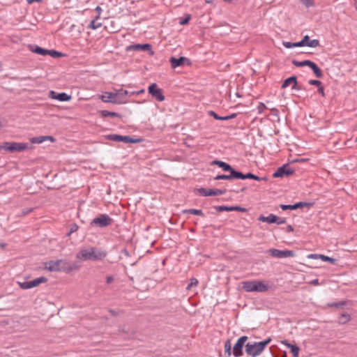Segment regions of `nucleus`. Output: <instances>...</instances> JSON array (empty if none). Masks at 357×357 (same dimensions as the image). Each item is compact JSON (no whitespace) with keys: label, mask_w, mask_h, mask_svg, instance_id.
<instances>
[{"label":"nucleus","mask_w":357,"mask_h":357,"mask_svg":"<svg viewBox=\"0 0 357 357\" xmlns=\"http://www.w3.org/2000/svg\"><path fill=\"white\" fill-rule=\"evenodd\" d=\"M217 212H222V211H239V212H246L247 208L238 206H215L213 207Z\"/></svg>","instance_id":"nucleus-18"},{"label":"nucleus","mask_w":357,"mask_h":357,"mask_svg":"<svg viewBox=\"0 0 357 357\" xmlns=\"http://www.w3.org/2000/svg\"><path fill=\"white\" fill-rule=\"evenodd\" d=\"M294 172V170L290 167H289L288 164L283 165L282 167H279L273 174V177L279 178L288 176Z\"/></svg>","instance_id":"nucleus-14"},{"label":"nucleus","mask_w":357,"mask_h":357,"mask_svg":"<svg viewBox=\"0 0 357 357\" xmlns=\"http://www.w3.org/2000/svg\"><path fill=\"white\" fill-rule=\"evenodd\" d=\"M95 10L96 12L98 13V16L96 17V19L99 18L100 14H101V12H102V8L98 6L96 8H95Z\"/></svg>","instance_id":"nucleus-52"},{"label":"nucleus","mask_w":357,"mask_h":357,"mask_svg":"<svg viewBox=\"0 0 357 357\" xmlns=\"http://www.w3.org/2000/svg\"><path fill=\"white\" fill-rule=\"evenodd\" d=\"M109 312L112 316H117L119 314V311H116L114 310L110 309L109 310Z\"/></svg>","instance_id":"nucleus-55"},{"label":"nucleus","mask_w":357,"mask_h":357,"mask_svg":"<svg viewBox=\"0 0 357 357\" xmlns=\"http://www.w3.org/2000/svg\"><path fill=\"white\" fill-rule=\"evenodd\" d=\"M99 113L102 117H118L121 118V115L119 113L115 112H109L107 110H100Z\"/></svg>","instance_id":"nucleus-27"},{"label":"nucleus","mask_w":357,"mask_h":357,"mask_svg":"<svg viewBox=\"0 0 357 357\" xmlns=\"http://www.w3.org/2000/svg\"><path fill=\"white\" fill-rule=\"evenodd\" d=\"M151 45L149 43L145 44H135L131 45L126 47V50H133V51H149V54L153 55L154 52L151 50Z\"/></svg>","instance_id":"nucleus-17"},{"label":"nucleus","mask_w":357,"mask_h":357,"mask_svg":"<svg viewBox=\"0 0 357 357\" xmlns=\"http://www.w3.org/2000/svg\"><path fill=\"white\" fill-rule=\"evenodd\" d=\"M308 258H310V259H320L321 261H324V262H329L332 265H334V266H340L337 261H338V259H335V258H333V257H328V256H325L324 255H320V254H310L307 256Z\"/></svg>","instance_id":"nucleus-16"},{"label":"nucleus","mask_w":357,"mask_h":357,"mask_svg":"<svg viewBox=\"0 0 357 357\" xmlns=\"http://www.w3.org/2000/svg\"><path fill=\"white\" fill-rule=\"evenodd\" d=\"M271 337H268L264 341L259 342H248L245 345V352L252 357H256L263 352L266 347L271 342Z\"/></svg>","instance_id":"nucleus-3"},{"label":"nucleus","mask_w":357,"mask_h":357,"mask_svg":"<svg viewBox=\"0 0 357 357\" xmlns=\"http://www.w3.org/2000/svg\"><path fill=\"white\" fill-rule=\"evenodd\" d=\"M354 1H355V4H356L355 5V8H356V9L357 10V0H354Z\"/></svg>","instance_id":"nucleus-64"},{"label":"nucleus","mask_w":357,"mask_h":357,"mask_svg":"<svg viewBox=\"0 0 357 357\" xmlns=\"http://www.w3.org/2000/svg\"><path fill=\"white\" fill-rule=\"evenodd\" d=\"M198 284V280L196 278H192L190 280V283L187 286L186 289H190L193 286H197Z\"/></svg>","instance_id":"nucleus-45"},{"label":"nucleus","mask_w":357,"mask_h":357,"mask_svg":"<svg viewBox=\"0 0 357 357\" xmlns=\"http://www.w3.org/2000/svg\"><path fill=\"white\" fill-rule=\"evenodd\" d=\"M191 19V15L190 14H186L184 17V18H182L179 21V24L181 25H185L188 24L189 21Z\"/></svg>","instance_id":"nucleus-40"},{"label":"nucleus","mask_w":357,"mask_h":357,"mask_svg":"<svg viewBox=\"0 0 357 357\" xmlns=\"http://www.w3.org/2000/svg\"><path fill=\"white\" fill-rule=\"evenodd\" d=\"M308 82L310 85L317 86V87H319V86H321L322 84L321 82H320L319 80H317V79H310V80H309Z\"/></svg>","instance_id":"nucleus-46"},{"label":"nucleus","mask_w":357,"mask_h":357,"mask_svg":"<svg viewBox=\"0 0 357 357\" xmlns=\"http://www.w3.org/2000/svg\"><path fill=\"white\" fill-rule=\"evenodd\" d=\"M319 45V41L317 39L310 40L309 38V40H305L304 42V46H307L310 47H317Z\"/></svg>","instance_id":"nucleus-34"},{"label":"nucleus","mask_w":357,"mask_h":357,"mask_svg":"<svg viewBox=\"0 0 357 357\" xmlns=\"http://www.w3.org/2000/svg\"><path fill=\"white\" fill-rule=\"evenodd\" d=\"M116 93H117V100L122 101L121 102V104H124L128 102L126 97L128 95L132 96V95H135V94H138L139 92H135V91L129 92L127 90H123V89H121L120 90L117 91Z\"/></svg>","instance_id":"nucleus-20"},{"label":"nucleus","mask_w":357,"mask_h":357,"mask_svg":"<svg viewBox=\"0 0 357 357\" xmlns=\"http://www.w3.org/2000/svg\"><path fill=\"white\" fill-rule=\"evenodd\" d=\"M286 222H287L286 218L278 217V222H275V223L278 225H283V224H285Z\"/></svg>","instance_id":"nucleus-50"},{"label":"nucleus","mask_w":357,"mask_h":357,"mask_svg":"<svg viewBox=\"0 0 357 357\" xmlns=\"http://www.w3.org/2000/svg\"><path fill=\"white\" fill-rule=\"evenodd\" d=\"M29 147L28 143L6 142L0 145V151L4 150L9 153L22 152Z\"/></svg>","instance_id":"nucleus-4"},{"label":"nucleus","mask_w":357,"mask_h":357,"mask_svg":"<svg viewBox=\"0 0 357 357\" xmlns=\"http://www.w3.org/2000/svg\"><path fill=\"white\" fill-rule=\"evenodd\" d=\"M31 142L33 144H41L44 141V136L35 137L31 138Z\"/></svg>","instance_id":"nucleus-42"},{"label":"nucleus","mask_w":357,"mask_h":357,"mask_svg":"<svg viewBox=\"0 0 357 357\" xmlns=\"http://www.w3.org/2000/svg\"><path fill=\"white\" fill-rule=\"evenodd\" d=\"M292 84L291 89L296 91L305 90V88L302 84H299L297 82L296 76H291L286 79L282 84V88L284 89Z\"/></svg>","instance_id":"nucleus-10"},{"label":"nucleus","mask_w":357,"mask_h":357,"mask_svg":"<svg viewBox=\"0 0 357 357\" xmlns=\"http://www.w3.org/2000/svg\"><path fill=\"white\" fill-rule=\"evenodd\" d=\"M208 115L213 116L214 119L217 120L225 121V116H221L217 114L214 111H208Z\"/></svg>","instance_id":"nucleus-39"},{"label":"nucleus","mask_w":357,"mask_h":357,"mask_svg":"<svg viewBox=\"0 0 357 357\" xmlns=\"http://www.w3.org/2000/svg\"><path fill=\"white\" fill-rule=\"evenodd\" d=\"M234 179H237V177H236V171H232V172H229V174H219V175H217L215 178H214V180H234Z\"/></svg>","instance_id":"nucleus-25"},{"label":"nucleus","mask_w":357,"mask_h":357,"mask_svg":"<svg viewBox=\"0 0 357 357\" xmlns=\"http://www.w3.org/2000/svg\"><path fill=\"white\" fill-rule=\"evenodd\" d=\"M310 68L312 70L313 73H314L315 76L317 78L323 77L324 74L321 70L318 67V66L314 62H312Z\"/></svg>","instance_id":"nucleus-29"},{"label":"nucleus","mask_w":357,"mask_h":357,"mask_svg":"<svg viewBox=\"0 0 357 357\" xmlns=\"http://www.w3.org/2000/svg\"><path fill=\"white\" fill-rule=\"evenodd\" d=\"M101 26V23L96 22V20H92L88 26V28L91 29H96Z\"/></svg>","instance_id":"nucleus-41"},{"label":"nucleus","mask_w":357,"mask_h":357,"mask_svg":"<svg viewBox=\"0 0 357 357\" xmlns=\"http://www.w3.org/2000/svg\"><path fill=\"white\" fill-rule=\"evenodd\" d=\"M79 229V226L75 224V223H73L70 225V231H68V233L67 234V236H70L71 234L77 231Z\"/></svg>","instance_id":"nucleus-43"},{"label":"nucleus","mask_w":357,"mask_h":357,"mask_svg":"<svg viewBox=\"0 0 357 357\" xmlns=\"http://www.w3.org/2000/svg\"><path fill=\"white\" fill-rule=\"evenodd\" d=\"M278 216H277L276 215L272 214V213H271L268 216H264V215H261L258 218L259 221H261L263 222H268L269 224L275 223V222H278Z\"/></svg>","instance_id":"nucleus-24"},{"label":"nucleus","mask_w":357,"mask_h":357,"mask_svg":"<svg viewBox=\"0 0 357 357\" xmlns=\"http://www.w3.org/2000/svg\"><path fill=\"white\" fill-rule=\"evenodd\" d=\"M236 177H237V179H242V180L247 179V178L252 179L254 178V174H252L251 172H248L247 174H243L241 172L236 171Z\"/></svg>","instance_id":"nucleus-31"},{"label":"nucleus","mask_w":357,"mask_h":357,"mask_svg":"<svg viewBox=\"0 0 357 357\" xmlns=\"http://www.w3.org/2000/svg\"><path fill=\"white\" fill-rule=\"evenodd\" d=\"M107 256V252L101 248L89 246L82 248L76 257L81 261H100Z\"/></svg>","instance_id":"nucleus-1"},{"label":"nucleus","mask_w":357,"mask_h":357,"mask_svg":"<svg viewBox=\"0 0 357 357\" xmlns=\"http://www.w3.org/2000/svg\"><path fill=\"white\" fill-rule=\"evenodd\" d=\"M313 61H310V60H304V61H297V60H293L292 61V63L296 66V67H303V66H308V67H310L311 66V64L312 63Z\"/></svg>","instance_id":"nucleus-30"},{"label":"nucleus","mask_w":357,"mask_h":357,"mask_svg":"<svg viewBox=\"0 0 357 357\" xmlns=\"http://www.w3.org/2000/svg\"><path fill=\"white\" fill-rule=\"evenodd\" d=\"M47 281V278L45 277H40L32 280L29 281H17V284L20 286L22 289H29L36 287H38L42 283H45Z\"/></svg>","instance_id":"nucleus-7"},{"label":"nucleus","mask_w":357,"mask_h":357,"mask_svg":"<svg viewBox=\"0 0 357 357\" xmlns=\"http://www.w3.org/2000/svg\"><path fill=\"white\" fill-rule=\"evenodd\" d=\"M347 301H341L339 302L329 303L327 304V306L329 307H336V308H342L344 305H346Z\"/></svg>","instance_id":"nucleus-35"},{"label":"nucleus","mask_w":357,"mask_h":357,"mask_svg":"<svg viewBox=\"0 0 357 357\" xmlns=\"http://www.w3.org/2000/svg\"><path fill=\"white\" fill-rule=\"evenodd\" d=\"M100 100L104 102H112L114 104H121V100H117V93L105 92L100 96Z\"/></svg>","instance_id":"nucleus-15"},{"label":"nucleus","mask_w":357,"mask_h":357,"mask_svg":"<svg viewBox=\"0 0 357 357\" xmlns=\"http://www.w3.org/2000/svg\"><path fill=\"white\" fill-rule=\"evenodd\" d=\"M50 140L52 142H54L56 141L55 138L52 136H44V141Z\"/></svg>","instance_id":"nucleus-51"},{"label":"nucleus","mask_w":357,"mask_h":357,"mask_svg":"<svg viewBox=\"0 0 357 357\" xmlns=\"http://www.w3.org/2000/svg\"><path fill=\"white\" fill-rule=\"evenodd\" d=\"M49 97L52 99L58 100L61 102H66L71 100L72 97L66 93H56L54 91H50L49 93Z\"/></svg>","instance_id":"nucleus-19"},{"label":"nucleus","mask_w":357,"mask_h":357,"mask_svg":"<svg viewBox=\"0 0 357 357\" xmlns=\"http://www.w3.org/2000/svg\"><path fill=\"white\" fill-rule=\"evenodd\" d=\"M309 284H313V285H317L319 284V280L318 279H314V280H312L311 281L309 282Z\"/></svg>","instance_id":"nucleus-56"},{"label":"nucleus","mask_w":357,"mask_h":357,"mask_svg":"<svg viewBox=\"0 0 357 357\" xmlns=\"http://www.w3.org/2000/svg\"><path fill=\"white\" fill-rule=\"evenodd\" d=\"M6 243H1V248H5V247H6Z\"/></svg>","instance_id":"nucleus-63"},{"label":"nucleus","mask_w":357,"mask_h":357,"mask_svg":"<svg viewBox=\"0 0 357 357\" xmlns=\"http://www.w3.org/2000/svg\"><path fill=\"white\" fill-rule=\"evenodd\" d=\"M312 205V204L311 203L300 202H297V203L294 204V210H296V209H298L299 208H302L304 206H311Z\"/></svg>","instance_id":"nucleus-38"},{"label":"nucleus","mask_w":357,"mask_h":357,"mask_svg":"<svg viewBox=\"0 0 357 357\" xmlns=\"http://www.w3.org/2000/svg\"><path fill=\"white\" fill-rule=\"evenodd\" d=\"M242 289L247 292H265L270 287L263 280H248L241 282Z\"/></svg>","instance_id":"nucleus-2"},{"label":"nucleus","mask_w":357,"mask_h":357,"mask_svg":"<svg viewBox=\"0 0 357 357\" xmlns=\"http://www.w3.org/2000/svg\"><path fill=\"white\" fill-rule=\"evenodd\" d=\"M267 252L272 257L276 258H287L294 256V252L291 250H280L278 249H269Z\"/></svg>","instance_id":"nucleus-13"},{"label":"nucleus","mask_w":357,"mask_h":357,"mask_svg":"<svg viewBox=\"0 0 357 357\" xmlns=\"http://www.w3.org/2000/svg\"><path fill=\"white\" fill-rule=\"evenodd\" d=\"M47 55L53 58H58L62 56V53L54 50H47Z\"/></svg>","instance_id":"nucleus-37"},{"label":"nucleus","mask_w":357,"mask_h":357,"mask_svg":"<svg viewBox=\"0 0 357 357\" xmlns=\"http://www.w3.org/2000/svg\"><path fill=\"white\" fill-rule=\"evenodd\" d=\"M247 340V336H241L237 340L232 350V354L234 355V357H240L243 355V346Z\"/></svg>","instance_id":"nucleus-8"},{"label":"nucleus","mask_w":357,"mask_h":357,"mask_svg":"<svg viewBox=\"0 0 357 357\" xmlns=\"http://www.w3.org/2000/svg\"><path fill=\"white\" fill-rule=\"evenodd\" d=\"M112 222V218H111L107 214H100L98 217L93 218L90 224L93 227L102 228L110 225Z\"/></svg>","instance_id":"nucleus-6"},{"label":"nucleus","mask_w":357,"mask_h":357,"mask_svg":"<svg viewBox=\"0 0 357 357\" xmlns=\"http://www.w3.org/2000/svg\"><path fill=\"white\" fill-rule=\"evenodd\" d=\"M27 1L29 3H31L32 2L41 1V0H27Z\"/></svg>","instance_id":"nucleus-61"},{"label":"nucleus","mask_w":357,"mask_h":357,"mask_svg":"<svg viewBox=\"0 0 357 357\" xmlns=\"http://www.w3.org/2000/svg\"><path fill=\"white\" fill-rule=\"evenodd\" d=\"M246 190L245 187L242 188L240 190L235 191L236 193H238L239 192H244Z\"/></svg>","instance_id":"nucleus-60"},{"label":"nucleus","mask_w":357,"mask_h":357,"mask_svg":"<svg viewBox=\"0 0 357 357\" xmlns=\"http://www.w3.org/2000/svg\"><path fill=\"white\" fill-rule=\"evenodd\" d=\"M105 138L108 140L114 141V142H122L126 144H135L139 143L142 142L141 138H134L128 135H120L117 134H111L105 136Z\"/></svg>","instance_id":"nucleus-5"},{"label":"nucleus","mask_w":357,"mask_h":357,"mask_svg":"<svg viewBox=\"0 0 357 357\" xmlns=\"http://www.w3.org/2000/svg\"><path fill=\"white\" fill-rule=\"evenodd\" d=\"M317 91L321 96H325L324 88L322 84L318 87Z\"/></svg>","instance_id":"nucleus-49"},{"label":"nucleus","mask_w":357,"mask_h":357,"mask_svg":"<svg viewBox=\"0 0 357 357\" xmlns=\"http://www.w3.org/2000/svg\"><path fill=\"white\" fill-rule=\"evenodd\" d=\"M305 40H309V36L307 35L305 36L303 39L296 43H291V42H283V45L287 48H292V47H303L304 42Z\"/></svg>","instance_id":"nucleus-22"},{"label":"nucleus","mask_w":357,"mask_h":357,"mask_svg":"<svg viewBox=\"0 0 357 357\" xmlns=\"http://www.w3.org/2000/svg\"><path fill=\"white\" fill-rule=\"evenodd\" d=\"M211 165H217L219 167L222 168L223 171L225 172H232V171H236L234 168H233L229 164L222 161V160H213L211 162Z\"/></svg>","instance_id":"nucleus-21"},{"label":"nucleus","mask_w":357,"mask_h":357,"mask_svg":"<svg viewBox=\"0 0 357 357\" xmlns=\"http://www.w3.org/2000/svg\"><path fill=\"white\" fill-rule=\"evenodd\" d=\"M29 49L30 51H31L33 53H36V54H40L42 56L47 55V50L40 47L36 45H29Z\"/></svg>","instance_id":"nucleus-26"},{"label":"nucleus","mask_w":357,"mask_h":357,"mask_svg":"<svg viewBox=\"0 0 357 357\" xmlns=\"http://www.w3.org/2000/svg\"><path fill=\"white\" fill-rule=\"evenodd\" d=\"M114 280V278L112 276L109 275L107 277L106 282L107 284H110Z\"/></svg>","instance_id":"nucleus-58"},{"label":"nucleus","mask_w":357,"mask_h":357,"mask_svg":"<svg viewBox=\"0 0 357 357\" xmlns=\"http://www.w3.org/2000/svg\"><path fill=\"white\" fill-rule=\"evenodd\" d=\"M280 207L283 211L294 210V204H280Z\"/></svg>","instance_id":"nucleus-44"},{"label":"nucleus","mask_w":357,"mask_h":357,"mask_svg":"<svg viewBox=\"0 0 357 357\" xmlns=\"http://www.w3.org/2000/svg\"><path fill=\"white\" fill-rule=\"evenodd\" d=\"M225 354L227 355V356H230L232 354L231 351V344L230 340H227L225 343Z\"/></svg>","instance_id":"nucleus-36"},{"label":"nucleus","mask_w":357,"mask_h":357,"mask_svg":"<svg viewBox=\"0 0 357 357\" xmlns=\"http://www.w3.org/2000/svg\"><path fill=\"white\" fill-rule=\"evenodd\" d=\"M32 208H26V209H24L22 211V215H26L27 214H29L30 212L32 211Z\"/></svg>","instance_id":"nucleus-53"},{"label":"nucleus","mask_w":357,"mask_h":357,"mask_svg":"<svg viewBox=\"0 0 357 357\" xmlns=\"http://www.w3.org/2000/svg\"><path fill=\"white\" fill-rule=\"evenodd\" d=\"M264 109H266V105L264 103L260 102L257 107L259 113V114L262 113Z\"/></svg>","instance_id":"nucleus-48"},{"label":"nucleus","mask_w":357,"mask_h":357,"mask_svg":"<svg viewBox=\"0 0 357 357\" xmlns=\"http://www.w3.org/2000/svg\"><path fill=\"white\" fill-rule=\"evenodd\" d=\"M214 0H205L206 3H212Z\"/></svg>","instance_id":"nucleus-62"},{"label":"nucleus","mask_w":357,"mask_h":357,"mask_svg":"<svg viewBox=\"0 0 357 357\" xmlns=\"http://www.w3.org/2000/svg\"><path fill=\"white\" fill-rule=\"evenodd\" d=\"M169 63L172 68L191 65L190 60L185 56H181L179 58L171 57L169 59Z\"/></svg>","instance_id":"nucleus-12"},{"label":"nucleus","mask_w":357,"mask_h":357,"mask_svg":"<svg viewBox=\"0 0 357 357\" xmlns=\"http://www.w3.org/2000/svg\"><path fill=\"white\" fill-rule=\"evenodd\" d=\"M281 344L291 349V352L294 357H298L300 348L298 346L289 343L287 340H282Z\"/></svg>","instance_id":"nucleus-23"},{"label":"nucleus","mask_w":357,"mask_h":357,"mask_svg":"<svg viewBox=\"0 0 357 357\" xmlns=\"http://www.w3.org/2000/svg\"><path fill=\"white\" fill-rule=\"evenodd\" d=\"M351 320V316L348 313H342L338 319L340 324H345Z\"/></svg>","instance_id":"nucleus-32"},{"label":"nucleus","mask_w":357,"mask_h":357,"mask_svg":"<svg viewBox=\"0 0 357 357\" xmlns=\"http://www.w3.org/2000/svg\"><path fill=\"white\" fill-rule=\"evenodd\" d=\"M286 231L287 232H291L294 231V228L291 225H288Z\"/></svg>","instance_id":"nucleus-59"},{"label":"nucleus","mask_w":357,"mask_h":357,"mask_svg":"<svg viewBox=\"0 0 357 357\" xmlns=\"http://www.w3.org/2000/svg\"><path fill=\"white\" fill-rule=\"evenodd\" d=\"M253 180H255V181H262V180H264L265 178H263V177H259L255 174H254V178H252Z\"/></svg>","instance_id":"nucleus-57"},{"label":"nucleus","mask_w":357,"mask_h":357,"mask_svg":"<svg viewBox=\"0 0 357 357\" xmlns=\"http://www.w3.org/2000/svg\"><path fill=\"white\" fill-rule=\"evenodd\" d=\"M148 91L149 93L158 101L162 102L165 99V97L162 93V90L158 88L157 84L155 83L151 84L149 86Z\"/></svg>","instance_id":"nucleus-9"},{"label":"nucleus","mask_w":357,"mask_h":357,"mask_svg":"<svg viewBox=\"0 0 357 357\" xmlns=\"http://www.w3.org/2000/svg\"><path fill=\"white\" fill-rule=\"evenodd\" d=\"M183 213H190V214H192V215H200L202 217L204 216V213L200 209H194V208L185 209L183 211Z\"/></svg>","instance_id":"nucleus-33"},{"label":"nucleus","mask_w":357,"mask_h":357,"mask_svg":"<svg viewBox=\"0 0 357 357\" xmlns=\"http://www.w3.org/2000/svg\"><path fill=\"white\" fill-rule=\"evenodd\" d=\"M236 116H237V114L235 113L231 114V115L225 116V121L232 119L235 118Z\"/></svg>","instance_id":"nucleus-54"},{"label":"nucleus","mask_w":357,"mask_h":357,"mask_svg":"<svg viewBox=\"0 0 357 357\" xmlns=\"http://www.w3.org/2000/svg\"><path fill=\"white\" fill-rule=\"evenodd\" d=\"M200 195L207 196H218L223 195L226 192V190L221 189H207L204 188H200L195 190Z\"/></svg>","instance_id":"nucleus-11"},{"label":"nucleus","mask_w":357,"mask_h":357,"mask_svg":"<svg viewBox=\"0 0 357 357\" xmlns=\"http://www.w3.org/2000/svg\"><path fill=\"white\" fill-rule=\"evenodd\" d=\"M62 262V260L57 259V260H50L48 261H46L44 263V267L43 268H56L59 266L60 264Z\"/></svg>","instance_id":"nucleus-28"},{"label":"nucleus","mask_w":357,"mask_h":357,"mask_svg":"<svg viewBox=\"0 0 357 357\" xmlns=\"http://www.w3.org/2000/svg\"><path fill=\"white\" fill-rule=\"evenodd\" d=\"M306 7H310L313 5V0H300Z\"/></svg>","instance_id":"nucleus-47"}]
</instances>
